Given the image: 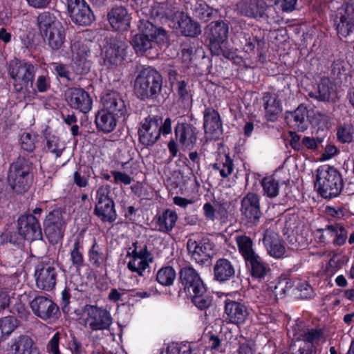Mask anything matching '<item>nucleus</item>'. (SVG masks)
Segmentation results:
<instances>
[{"label": "nucleus", "instance_id": "25", "mask_svg": "<svg viewBox=\"0 0 354 354\" xmlns=\"http://www.w3.org/2000/svg\"><path fill=\"white\" fill-rule=\"evenodd\" d=\"M292 330L297 339L310 344L308 347L316 348V345L324 339V332L322 328H306L301 322L294 326Z\"/></svg>", "mask_w": 354, "mask_h": 354}, {"label": "nucleus", "instance_id": "8", "mask_svg": "<svg viewBox=\"0 0 354 354\" xmlns=\"http://www.w3.org/2000/svg\"><path fill=\"white\" fill-rule=\"evenodd\" d=\"M110 189L108 186L100 187L96 192V205L95 214L102 222L113 223L117 218L114 202L109 196Z\"/></svg>", "mask_w": 354, "mask_h": 354}, {"label": "nucleus", "instance_id": "19", "mask_svg": "<svg viewBox=\"0 0 354 354\" xmlns=\"http://www.w3.org/2000/svg\"><path fill=\"white\" fill-rule=\"evenodd\" d=\"M241 215L251 223H257L261 216L260 196L252 192L248 193L241 201Z\"/></svg>", "mask_w": 354, "mask_h": 354}, {"label": "nucleus", "instance_id": "52", "mask_svg": "<svg viewBox=\"0 0 354 354\" xmlns=\"http://www.w3.org/2000/svg\"><path fill=\"white\" fill-rule=\"evenodd\" d=\"M17 324V319L12 316L0 319V342L12 333Z\"/></svg>", "mask_w": 354, "mask_h": 354}, {"label": "nucleus", "instance_id": "48", "mask_svg": "<svg viewBox=\"0 0 354 354\" xmlns=\"http://www.w3.org/2000/svg\"><path fill=\"white\" fill-rule=\"evenodd\" d=\"M195 47L189 41L184 42L180 46V59L185 67L189 68L192 66L195 55Z\"/></svg>", "mask_w": 354, "mask_h": 354}, {"label": "nucleus", "instance_id": "13", "mask_svg": "<svg viewBox=\"0 0 354 354\" xmlns=\"http://www.w3.org/2000/svg\"><path fill=\"white\" fill-rule=\"evenodd\" d=\"M179 279L185 291L189 295H192L193 292H196L198 294L206 292L200 274L191 266H185L181 268L179 272Z\"/></svg>", "mask_w": 354, "mask_h": 354}, {"label": "nucleus", "instance_id": "5", "mask_svg": "<svg viewBox=\"0 0 354 354\" xmlns=\"http://www.w3.org/2000/svg\"><path fill=\"white\" fill-rule=\"evenodd\" d=\"M37 66L30 62L14 59L9 62L8 73L16 91L21 92L29 84L32 86Z\"/></svg>", "mask_w": 354, "mask_h": 354}, {"label": "nucleus", "instance_id": "29", "mask_svg": "<svg viewBox=\"0 0 354 354\" xmlns=\"http://www.w3.org/2000/svg\"><path fill=\"white\" fill-rule=\"evenodd\" d=\"M179 15L178 19L171 24V28L176 29L186 37H194L201 34V27L197 22L194 21L185 12Z\"/></svg>", "mask_w": 354, "mask_h": 354}, {"label": "nucleus", "instance_id": "30", "mask_svg": "<svg viewBox=\"0 0 354 354\" xmlns=\"http://www.w3.org/2000/svg\"><path fill=\"white\" fill-rule=\"evenodd\" d=\"M10 351L12 354H40L33 339L26 335H21L13 339Z\"/></svg>", "mask_w": 354, "mask_h": 354}, {"label": "nucleus", "instance_id": "51", "mask_svg": "<svg viewBox=\"0 0 354 354\" xmlns=\"http://www.w3.org/2000/svg\"><path fill=\"white\" fill-rule=\"evenodd\" d=\"M176 277L175 270L171 266H165L158 271L156 280L162 286H169L174 283Z\"/></svg>", "mask_w": 354, "mask_h": 354}, {"label": "nucleus", "instance_id": "47", "mask_svg": "<svg viewBox=\"0 0 354 354\" xmlns=\"http://www.w3.org/2000/svg\"><path fill=\"white\" fill-rule=\"evenodd\" d=\"M330 82L327 79H322L318 84L317 88L308 93V96L320 102H328L330 97Z\"/></svg>", "mask_w": 354, "mask_h": 354}, {"label": "nucleus", "instance_id": "36", "mask_svg": "<svg viewBox=\"0 0 354 354\" xmlns=\"http://www.w3.org/2000/svg\"><path fill=\"white\" fill-rule=\"evenodd\" d=\"M245 262L250 268L252 277L263 279L270 274L271 269L269 264L266 263L259 254L253 256Z\"/></svg>", "mask_w": 354, "mask_h": 354}, {"label": "nucleus", "instance_id": "56", "mask_svg": "<svg viewBox=\"0 0 354 354\" xmlns=\"http://www.w3.org/2000/svg\"><path fill=\"white\" fill-rule=\"evenodd\" d=\"M354 133L353 127L349 124H344L337 129V136L342 143L351 142L353 140V135Z\"/></svg>", "mask_w": 354, "mask_h": 354}, {"label": "nucleus", "instance_id": "37", "mask_svg": "<svg viewBox=\"0 0 354 354\" xmlns=\"http://www.w3.org/2000/svg\"><path fill=\"white\" fill-rule=\"evenodd\" d=\"M115 115L104 109L98 111L95 116V124L98 130L110 133L116 127Z\"/></svg>", "mask_w": 354, "mask_h": 354}, {"label": "nucleus", "instance_id": "42", "mask_svg": "<svg viewBox=\"0 0 354 354\" xmlns=\"http://www.w3.org/2000/svg\"><path fill=\"white\" fill-rule=\"evenodd\" d=\"M235 241L239 251L245 261L257 254L253 248V241L250 237L244 234L237 235Z\"/></svg>", "mask_w": 354, "mask_h": 354}, {"label": "nucleus", "instance_id": "49", "mask_svg": "<svg viewBox=\"0 0 354 354\" xmlns=\"http://www.w3.org/2000/svg\"><path fill=\"white\" fill-rule=\"evenodd\" d=\"M261 186L264 195L270 198H275L279 192V182L273 176H267L263 178Z\"/></svg>", "mask_w": 354, "mask_h": 354}, {"label": "nucleus", "instance_id": "38", "mask_svg": "<svg viewBox=\"0 0 354 354\" xmlns=\"http://www.w3.org/2000/svg\"><path fill=\"white\" fill-rule=\"evenodd\" d=\"M88 258L91 265L96 268L106 267L108 254L95 240L88 250Z\"/></svg>", "mask_w": 354, "mask_h": 354}, {"label": "nucleus", "instance_id": "60", "mask_svg": "<svg viewBox=\"0 0 354 354\" xmlns=\"http://www.w3.org/2000/svg\"><path fill=\"white\" fill-rule=\"evenodd\" d=\"M50 66L53 67V71L59 77L65 79L68 82L71 81L70 77L71 73L66 64L61 62H53L50 64Z\"/></svg>", "mask_w": 354, "mask_h": 354}, {"label": "nucleus", "instance_id": "44", "mask_svg": "<svg viewBox=\"0 0 354 354\" xmlns=\"http://www.w3.org/2000/svg\"><path fill=\"white\" fill-rule=\"evenodd\" d=\"M201 345L194 343L171 344L167 348L166 354H201Z\"/></svg>", "mask_w": 354, "mask_h": 354}, {"label": "nucleus", "instance_id": "62", "mask_svg": "<svg viewBox=\"0 0 354 354\" xmlns=\"http://www.w3.org/2000/svg\"><path fill=\"white\" fill-rule=\"evenodd\" d=\"M177 93L183 100L187 102H192V95L190 94L187 82L181 80L177 82Z\"/></svg>", "mask_w": 354, "mask_h": 354}, {"label": "nucleus", "instance_id": "4", "mask_svg": "<svg viewBox=\"0 0 354 354\" xmlns=\"http://www.w3.org/2000/svg\"><path fill=\"white\" fill-rule=\"evenodd\" d=\"M315 187L325 198L336 197L343 188L342 176L335 168L329 165L321 166L316 170Z\"/></svg>", "mask_w": 354, "mask_h": 354}, {"label": "nucleus", "instance_id": "40", "mask_svg": "<svg viewBox=\"0 0 354 354\" xmlns=\"http://www.w3.org/2000/svg\"><path fill=\"white\" fill-rule=\"evenodd\" d=\"M234 161L229 154H219L216 162L212 165V168L219 171L221 176L226 178L234 171Z\"/></svg>", "mask_w": 354, "mask_h": 354}, {"label": "nucleus", "instance_id": "7", "mask_svg": "<svg viewBox=\"0 0 354 354\" xmlns=\"http://www.w3.org/2000/svg\"><path fill=\"white\" fill-rule=\"evenodd\" d=\"M229 26L222 20L212 21L205 28V34L209 41V49L212 54H224L223 45L228 37Z\"/></svg>", "mask_w": 354, "mask_h": 354}, {"label": "nucleus", "instance_id": "57", "mask_svg": "<svg viewBox=\"0 0 354 354\" xmlns=\"http://www.w3.org/2000/svg\"><path fill=\"white\" fill-rule=\"evenodd\" d=\"M205 293L206 292L198 294L196 292H193L191 295L192 296V302L200 310L209 308L212 304L211 298L206 295Z\"/></svg>", "mask_w": 354, "mask_h": 354}, {"label": "nucleus", "instance_id": "22", "mask_svg": "<svg viewBox=\"0 0 354 354\" xmlns=\"http://www.w3.org/2000/svg\"><path fill=\"white\" fill-rule=\"evenodd\" d=\"M263 244L268 254L275 259L285 257L286 247L279 235L272 229L269 228L263 233Z\"/></svg>", "mask_w": 354, "mask_h": 354}, {"label": "nucleus", "instance_id": "18", "mask_svg": "<svg viewBox=\"0 0 354 354\" xmlns=\"http://www.w3.org/2000/svg\"><path fill=\"white\" fill-rule=\"evenodd\" d=\"M19 234L25 239L32 241L42 238L41 227L37 218L24 214L17 220Z\"/></svg>", "mask_w": 354, "mask_h": 354}, {"label": "nucleus", "instance_id": "1", "mask_svg": "<svg viewBox=\"0 0 354 354\" xmlns=\"http://www.w3.org/2000/svg\"><path fill=\"white\" fill-rule=\"evenodd\" d=\"M139 30L142 34L136 35L132 39V46L136 53L143 54L153 48V42L158 45L168 42L167 32L162 27H158L148 20L139 21Z\"/></svg>", "mask_w": 354, "mask_h": 354}, {"label": "nucleus", "instance_id": "43", "mask_svg": "<svg viewBox=\"0 0 354 354\" xmlns=\"http://www.w3.org/2000/svg\"><path fill=\"white\" fill-rule=\"evenodd\" d=\"M183 13V12H180L178 7L169 3L163 5L158 12V15L160 17L162 23L167 24L170 27H171L173 22L176 21L178 19V17H180L179 14Z\"/></svg>", "mask_w": 354, "mask_h": 354}, {"label": "nucleus", "instance_id": "63", "mask_svg": "<svg viewBox=\"0 0 354 354\" xmlns=\"http://www.w3.org/2000/svg\"><path fill=\"white\" fill-rule=\"evenodd\" d=\"M59 340L60 334L59 332H57L48 342L47 345V349L48 352L52 354H61V352L59 349Z\"/></svg>", "mask_w": 354, "mask_h": 354}, {"label": "nucleus", "instance_id": "23", "mask_svg": "<svg viewBox=\"0 0 354 354\" xmlns=\"http://www.w3.org/2000/svg\"><path fill=\"white\" fill-rule=\"evenodd\" d=\"M268 5L263 0H241L236 3L238 12L242 16L261 19L266 15Z\"/></svg>", "mask_w": 354, "mask_h": 354}, {"label": "nucleus", "instance_id": "33", "mask_svg": "<svg viewBox=\"0 0 354 354\" xmlns=\"http://www.w3.org/2000/svg\"><path fill=\"white\" fill-rule=\"evenodd\" d=\"M187 249L189 254L197 262L203 263L212 254V245L209 243H198L194 240L189 239L187 243Z\"/></svg>", "mask_w": 354, "mask_h": 354}, {"label": "nucleus", "instance_id": "9", "mask_svg": "<svg viewBox=\"0 0 354 354\" xmlns=\"http://www.w3.org/2000/svg\"><path fill=\"white\" fill-rule=\"evenodd\" d=\"M67 12L71 21L79 26H87L95 20V15L85 0H66Z\"/></svg>", "mask_w": 354, "mask_h": 354}, {"label": "nucleus", "instance_id": "34", "mask_svg": "<svg viewBox=\"0 0 354 354\" xmlns=\"http://www.w3.org/2000/svg\"><path fill=\"white\" fill-rule=\"evenodd\" d=\"M43 36L53 50H59L64 46L66 41L65 28L62 24H56L52 30L44 33Z\"/></svg>", "mask_w": 354, "mask_h": 354}, {"label": "nucleus", "instance_id": "10", "mask_svg": "<svg viewBox=\"0 0 354 354\" xmlns=\"http://www.w3.org/2000/svg\"><path fill=\"white\" fill-rule=\"evenodd\" d=\"M161 123L162 118L158 115H149L140 122L138 133L139 141L142 145L152 146L159 140L158 127Z\"/></svg>", "mask_w": 354, "mask_h": 354}, {"label": "nucleus", "instance_id": "59", "mask_svg": "<svg viewBox=\"0 0 354 354\" xmlns=\"http://www.w3.org/2000/svg\"><path fill=\"white\" fill-rule=\"evenodd\" d=\"M37 136L31 133H24L21 136V145L22 149L24 150L32 152L35 148V142Z\"/></svg>", "mask_w": 354, "mask_h": 354}, {"label": "nucleus", "instance_id": "15", "mask_svg": "<svg viewBox=\"0 0 354 354\" xmlns=\"http://www.w3.org/2000/svg\"><path fill=\"white\" fill-rule=\"evenodd\" d=\"M65 222L59 210L48 214L44 223V232L50 243H57L62 240L64 231Z\"/></svg>", "mask_w": 354, "mask_h": 354}, {"label": "nucleus", "instance_id": "35", "mask_svg": "<svg viewBox=\"0 0 354 354\" xmlns=\"http://www.w3.org/2000/svg\"><path fill=\"white\" fill-rule=\"evenodd\" d=\"M308 109L304 104H300L295 111H287L286 113V119L295 129L304 131L308 128L306 117Z\"/></svg>", "mask_w": 354, "mask_h": 354}, {"label": "nucleus", "instance_id": "11", "mask_svg": "<svg viewBox=\"0 0 354 354\" xmlns=\"http://www.w3.org/2000/svg\"><path fill=\"white\" fill-rule=\"evenodd\" d=\"M333 24L339 37H346L354 30V6L348 3L339 8Z\"/></svg>", "mask_w": 354, "mask_h": 354}, {"label": "nucleus", "instance_id": "39", "mask_svg": "<svg viewBox=\"0 0 354 354\" xmlns=\"http://www.w3.org/2000/svg\"><path fill=\"white\" fill-rule=\"evenodd\" d=\"M242 41L243 50L248 53H254L257 50L259 57H261L264 53L266 48V41L263 39H259L257 37L251 35L250 34H245Z\"/></svg>", "mask_w": 354, "mask_h": 354}, {"label": "nucleus", "instance_id": "3", "mask_svg": "<svg viewBox=\"0 0 354 354\" xmlns=\"http://www.w3.org/2000/svg\"><path fill=\"white\" fill-rule=\"evenodd\" d=\"M32 163L23 156H19L10 164L7 180L15 192L23 194L28 191L32 182Z\"/></svg>", "mask_w": 354, "mask_h": 354}, {"label": "nucleus", "instance_id": "31", "mask_svg": "<svg viewBox=\"0 0 354 354\" xmlns=\"http://www.w3.org/2000/svg\"><path fill=\"white\" fill-rule=\"evenodd\" d=\"M213 270L214 279L220 283L232 279L236 273L234 265L225 258H221L216 261Z\"/></svg>", "mask_w": 354, "mask_h": 354}, {"label": "nucleus", "instance_id": "54", "mask_svg": "<svg viewBox=\"0 0 354 354\" xmlns=\"http://www.w3.org/2000/svg\"><path fill=\"white\" fill-rule=\"evenodd\" d=\"M91 169L88 167H80L73 174L74 183L79 187H86L88 185Z\"/></svg>", "mask_w": 354, "mask_h": 354}, {"label": "nucleus", "instance_id": "64", "mask_svg": "<svg viewBox=\"0 0 354 354\" xmlns=\"http://www.w3.org/2000/svg\"><path fill=\"white\" fill-rule=\"evenodd\" d=\"M111 174L114 177V182L115 183H122L126 185H130L132 182V178L125 173L112 171Z\"/></svg>", "mask_w": 354, "mask_h": 354}, {"label": "nucleus", "instance_id": "26", "mask_svg": "<svg viewBox=\"0 0 354 354\" xmlns=\"http://www.w3.org/2000/svg\"><path fill=\"white\" fill-rule=\"evenodd\" d=\"M131 19L127 9L122 6L113 7L107 13L109 24L118 31H127L130 27Z\"/></svg>", "mask_w": 354, "mask_h": 354}, {"label": "nucleus", "instance_id": "24", "mask_svg": "<svg viewBox=\"0 0 354 354\" xmlns=\"http://www.w3.org/2000/svg\"><path fill=\"white\" fill-rule=\"evenodd\" d=\"M176 139L183 149L190 150L197 142V129L191 124L178 123L174 129Z\"/></svg>", "mask_w": 354, "mask_h": 354}, {"label": "nucleus", "instance_id": "14", "mask_svg": "<svg viewBox=\"0 0 354 354\" xmlns=\"http://www.w3.org/2000/svg\"><path fill=\"white\" fill-rule=\"evenodd\" d=\"M315 234L318 242L324 244L332 241L335 245H342L347 239V231L339 223L328 225L325 228L317 229Z\"/></svg>", "mask_w": 354, "mask_h": 354}, {"label": "nucleus", "instance_id": "61", "mask_svg": "<svg viewBox=\"0 0 354 354\" xmlns=\"http://www.w3.org/2000/svg\"><path fill=\"white\" fill-rule=\"evenodd\" d=\"M133 249L131 253L128 252V257H137L139 258H142L144 260L147 261V259L150 257V253L147 250V248L146 245H140L138 242L133 243Z\"/></svg>", "mask_w": 354, "mask_h": 354}, {"label": "nucleus", "instance_id": "50", "mask_svg": "<svg viewBox=\"0 0 354 354\" xmlns=\"http://www.w3.org/2000/svg\"><path fill=\"white\" fill-rule=\"evenodd\" d=\"M83 248L79 240H75L70 251V261L72 266L76 270H80L84 266V259L83 255Z\"/></svg>", "mask_w": 354, "mask_h": 354}, {"label": "nucleus", "instance_id": "58", "mask_svg": "<svg viewBox=\"0 0 354 354\" xmlns=\"http://www.w3.org/2000/svg\"><path fill=\"white\" fill-rule=\"evenodd\" d=\"M51 81L48 73L46 71L43 74L39 75L35 83V88H33L35 92L45 93L50 88Z\"/></svg>", "mask_w": 354, "mask_h": 354}, {"label": "nucleus", "instance_id": "53", "mask_svg": "<svg viewBox=\"0 0 354 354\" xmlns=\"http://www.w3.org/2000/svg\"><path fill=\"white\" fill-rule=\"evenodd\" d=\"M46 149L48 152L59 157L65 149L64 143L55 136H49L46 138Z\"/></svg>", "mask_w": 354, "mask_h": 354}, {"label": "nucleus", "instance_id": "45", "mask_svg": "<svg viewBox=\"0 0 354 354\" xmlns=\"http://www.w3.org/2000/svg\"><path fill=\"white\" fill-rule=\"evenodd\" d=\"M37 24L41 34L43 35L52 30L53 27L56 26V24L62 23L56 19L54 15L49 12H43L38 15Z\"/></svg>", "mask_w": 354, "mask_h": 354}, {"label": "nucleus", "instance_id": "17", "mask_svg": "<svg viewBox=\"0 0 354 354\" xmlns=\"http://www.w3.org/2000/svg\"><path fill=\"white\" fill-rule=\"evenodd\" d=\"M66 100L68 106L79 111L86 113L92 108V99L90 95L82 88H68L65 92Z\"/></svg>", "mask_w": 354, "mask_h": 354}, {"label": "nucleus", "instance_id": "12", "mask_svg": "<svg viewBox=\"0 0 354 354\" xmlns=\"http://www.w3.org/2000/svg\"><path fill=\"white\" fill-rule=\"evenodd\" d=\"M127 47L126 42L121 39L111 38L105 48L104 64L107 68L120 65L124 60Z\"/></svg>", "mask_w": 354, "mask_h": 354}, {"label": "nucleus", "instance_id": "46", "mask_svg": "<svg viewBox=\"0 0 354 354\" xmlns=\"http://www.w3.org/2000/svg\"><path fill=\"white\" fill-rule=\"evenodd\" d=\"M216 13V10L209 7L205 2L196 3L193 8L194 17L204 22L212 19Z\"/></svg>", "mask_w": 354, "mask_h": 354}, {"label": "nucleus", "instance_id": "21", "mask_svg": "<svg viewBox=\"0 0 354 354\" xmlns=\"http://www.w3.org/2000/svg\"><path fill=\"white\" fill-rule=\"evenodd\" d=\"M103 109L118 118H125L128 109L122 97L118 92L111 91L104 94L101 97Z\"/></svg>", "mask_w": 354, "mask_h": 354}, {"label": "nucleus", "instance_id": "27", "mask_svg": "<svg viewBox=\"0 0 354 354\" xmlns=\"http://www.w3.org/2000/svg\"><path fill=\"white\" fill-rule=\"evenodd\" d=\"M225 312L229 322L236 325L245 323L249 312L245 304L236 301H226Z\"/></svg>", "mask_w": 354, "mask_h": 354}, {"label": "nucleus", "instance_id": "6", "mask_svg": "<svg viewBox=\"0 0 354 354\" xmlns=\"http://www.w3.org/2000/svg\"><path fill=\"white\" fill-rule=\"evenodd\" d=\"M84 326L89 331L108 330L112 324V317L110 313L105 308L97 305L84 306L83 308Z\"/></svg>", "mask_w": 354, "mask_h": 354}, {"label": "nucleus", "instance_id": "41", "mask_svg": "<svg viewBox=\"0 0 354 354\" xmlns=\"http://www.w3.org/2000/svg\"><path fill=\"white\" fill-rule=\"evenodd\" d=\"M178 219L177 214L171 209L165 210L159 216L157 220L158 231L164 233H169L176 225Z\"/></svg>", "mask_w": 354, "mask_h": 354}, {"label": "nucleus", "instance_id": "32", "mask_svg": "<svg viewBox=\"0 0 354 354\" xmlns=\"http://www.w3.org/2000/svg\"><path fill=\"white\" fill-rule=\"evenodd\" d=\"M266 118L268 120L276 121L282 111L281 102L274 93H266L263 97Z\"/></svg>", "mask_w": 354, "mask_h": 354}, {"label": "nucleus", "instance_id": "2", "mask_svg": "<svg viewBox=\"0 0 354 354\" xmlns=\"http://www.w3.org/2000/svg\"><path fill=\"white\" fill-rule=\"evenodd\" d=\"M162 77L153 68L147 67L141 70L136 77L133 90L136 97L145 100L153 99L160 93Z\"/></svg>", "mask_w": 354, "mask_h": 354}, {"label": "nucleus", "instance_id": "20", "mask_svg": "<svg viewBox=\"0 0 354 354\" xmlns=\"http://www.w3.org/2000/svg\"><path fill=\"white\" fill-rule=\"evenodd\" d=\"M33 313L43 320H48L56 317L59 312L58 306L50 299L38 296L30 304Z\"/></svg>", "mask_w": 354, "mask_h": 354}, {"label": "nucleus", "instance_id": "55", "mask_svg": "<svg viewBox=\"0 0 354 354\" xmlns=\"http://www.w3.org/2000/svg\"><path fill=\"white\" fill-rule=\"evenodd\" d=\"M131 260L127 263V268L140 276H143V272L149 267L147 261L137 257H131Z\"/></svg>", "mask_w": 354, "mask_h": 354}, {"label": "nucleus", "instance_id": "28", "mask_svg": "<svg viewBox=\"0 0 354 354\" xmlns=\"http://www.w3.org/2000/svg\"><path fill=\"white\" fill-rule=\"evenodd\" d=\"M203 120L205 133L209 135L211 138H217L222 129V123L218 111L212 108L205 109Z\"/></svg>", "mask_w": 354, "mask_h": 354}, {"label": "nucleus", "instance_id": "16", "mask_svg": "<svg viewBox=\"0 0 354 354\" xmlns=\"http://www.w3.org/2000/svg\"><path fill=\"white\" fill-rule=\"evenodd\" d=\"M57 272L55 267L50 263H39L35 271L36 286L42 290H52L56 284Z\"/></svg>", "mask_w": 354, "mask_h": 354}]
</instances>
